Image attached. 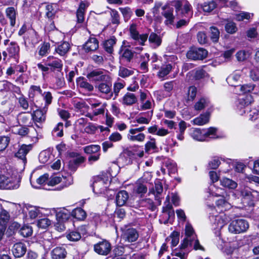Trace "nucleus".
<instances>
[{"mask_svg":"<svg viewBox=\"0 0 259 259\" xmlns=\"http://www.w3.org/2000/svg\"><path fill=\"white\" fill-rule=\"evenodd\" d=\"M249 228L247 221L244 219H237L232 221L228 226V231L234 234L246 232Z\"/></svg>","mask_w":259,"mask_h":259,"instance_id":"nucleus-1","label":"nucleus"},{"mask_svg":"<svg viewBox=\"0 0 259 259\" xmlns=\"http://www.w3.org/2000/svg\"><path fill=\"white\" fill-rule=\"evenodd\" d=\"M236 192L238 193V195L239 194L240 195L244 203H246L248 205H251L254 199L257 198L258 196V194L257 191L254 190L251 191V190L248 187H244L240 191L237 190Z\"/></svg>","mask_w":259,"mask_h":259,"instance_id":"nucleus-2","label":"nucleus"},{"mask_svg":"<svg viewBox=\"0 0 259 259\" xmlns=\"http://www.w3.org/2000/svg\"><path fill=\"white\" fill-rule=\"evenodd\" d=\"M87 77L92 82H103L109 80V77L104 70H93L87 75Z\"/></svg>","mask_w":259,"mask_h":259,"instance_id":"nucleus-3","label":"nucleus"},{"mask_svg":"<svg viewBox=\"0 0 259 259\" xmlns=\"http://www.w3.org/2000/svg\"><path fill=\"white\" fill-rule=\"evenodd\" d=\"M207 55V51L202 48H192L187 53V57L191 60H203Z\"/></svg>","mask_w":259,"mask_h":259,"instance_id":"nucleus-4","label":"nucleus"},{"mask_svg":"<svg viewBox=\"0 0 259 259\" xmlns=\"http://www.w3.org/2000/svg\"><path fill=\"white\" fill-rule=\"evenodd\" d=\"M19 187L16 180L4 175H0V188L3 189H16Z\"/></svg>","mask_w":259,"mask_h":259,"instance_id":"nucleus-5","label":"nucleus"},{"mask_svg":"<svg viewBox=\"0 0 259 259\" xmlns=\"http://www.w3.org/2000/svg\"><path fill=\"white\" fill-rule=\"evenodd\" d=\"M185 234L186 237L184 239L181 245V249H185L188 246L189 244H190L192 243L191 239H194L196 237V235L194 233V230L192 228V226L187 224L185 227Z\"/></svg>","mask_w":259,"mask_h":259,"instance_id":"nucleus-6","label":"nucleus"},{"mask_svg":"<svg viewBox=\"0 0 259 259\" xmlns=\"http://www.w3.org/2000/svg\"><path fill=\"white\" fill-rule=\"evenodd\" d=\"M130 35L132 38L135 40L138 41L139 44L143 46L145 42L147 40L148 35L147 34H143L140 35L137 30V25L135 24H132L130 27Z\"/></svg>","mask_w":259,"mask_h":259,"instance_id":"nucleus-7","label":"nucleus"},{"mask_svg":"<svg viewBox=\"0 0 259 259\" xmlns=\"http://www.w3.org/2000/svg\"><path fill=\"white\" fill-rule=\"evenodd\" d=\"M46 65L50 66L52 71L60 72L62 69L63 64L61 59L53 56H49L46 61Z\"/></svg>","mask_w":259,"mask_h":259,"instance_id":"nucleus-8","label":"nucleus"},{"mask_svg":"<svg viewBox=\"0 0 259 259\" xmlns=\"http://www.w3.org/2000/svg\"><path fill=\"white\" fill-rule=\"evenodd\" d=\"M94 250L97 253L106 255L111 251V244L106 240H103L94 245Z\"/></svg>","mask_w":259,"mask_h":259,"instance_id":"nucleus-9","label":"nucleus"},{"mask_svg":"<svg viewBox=\"0 0 259 259\" xmlns=\"http://www.w3.org/2000/svg\"><path fill=\"white\" fill-rule=\"evenodd\" d=\"M163 11L161 14L166 19L164 23L166 25L172 24L174 22L175 16L173 15L174 9L168 5L162 7Z\"/></svg>","mask_w":259,"mask_h":259,"instance_id":"nucleus-10","label":"nucleus"},{"mask_svg":"<svg viewBox=\"0 0 259 259\" xmlns=\"http://www.w3.org/2000/svg\"><path fill=\"white\" fill-rule=\"evenodd\" d=\"M122 236V238L125 241L128 242H133L138 239L139 234L135 229L128 228L124 231Z\"/></svg>","mask_w":259,"mask_h":259,"instance_id":"nucleus-11","label":"nucleus"},{"mask_svg":"<svg viewBox=\"0 0 259 259\" xmlns=\"http://www.w3.org/2000/svg\"><path fill=\"white\" fill-rule=\"evenodd\" d=\"M27 250L25 244L22 242L15 243L12 248V251L15 257H21L24 256Z\"/></svg>","mask_w":259,"mask_h":259,"instance_id":"nucleus-12","label":"nucleus"},{"mask_svg":"<svg viewBox=\"0 0 259 259\" xmlns=\"http://www.w3.org/2000/svg\"><path fill=\"white\" fill-rule=\"evenodd\" d=\"M32 145L23 144L19 149L18 152L16 153V156L22 160L25 164L26 162V154L32 149Z\"/></svg>","mask_w":259,"mask_h":259,"instance_id":"nucleus-13","label":"nucleus"},{"mask_svg":"<svg viewBox=\"0 0 259 259\" xmlns=\"http://www.w3.org/2000/svg\"><path fill=\"white\" fill-rule=\"evenodd\" d=\"M77 154L75 153H72L71 154V157H76L72 160H70L68 163V166L69 168L72 170H75L78 165L83 162L85 160V158L81 156H77Z\"/></svg>","mask_w":259,"mask_h":259,"instance_id":"nucleus-14","label":"nucleus"},{"mask_svg":"<svg viewBox=\"0 0 259 259\" xmlns=\"http://www.w3.org/2000/svg\"><path fill=\"white\" fill-rule=\"evenodd\" d=\"M108 181L107 179H105L100 177H96L92 185L93 190L96 189L99 191V192H102L105 188H107Z\"/></svg>","mask_w":259,"mask_h":259,"instance_id":"nucleus-15","label":"nucleus"},{"mask_svg":"<svg viewBox=\"0 0 259 259\" xmlns=\"http://www.w3.org/2000/svg\"><path fill=\"white\" fill-rule=\"evenodd\" d=\"M47 107H44L42 110L37 109L33 112L32 114V118L35 122L41 123L46 120V113Z\"/></svg>","mask_w":259,"mask_h":259,"instance_id":"nucleus-16","label":"nucleus"},{"mask_svg":"<svg viewBox=\"0 0 259 259\" xmlns=\"http://www.w3.org/2000/svg\"><path fill=\"white\" fill-rule=\"evenodd\" d=\"M67 251L64 247L58 246L51 251L53 259H64L66 257Z\"/></svg>","mask_w":259,"mask_h":259,"instance_id":"nucleus-17","label":"nucleus"},{"mask_svg":"<svg viewBox=\"0 0 259 259\" xmlns=\"http://www.w3.org/2000/svg\"><path fill=\"white\" fill-rule=\"evenodd\" d=\"M119 53L120 55V60H124L127 62H130L133 59L135 52L132 51L128 49L123 47V46H122L120 50H119Z\"/></svg>","mask_w":259,"mask_h":259,"instance_id":"nucleus-18","label":"nucleus"},{"mask_svg":"<svg viewBox=\"0 0 259 259\" xmlns=\"http://www.w3.org/2000/svg\"><path fill=\"white\" fill-rule=\"evenodd\" d=\"M99 47V42L97 38H90L83 46L85 52L94 51Z\"/></svg>","mask_w":259,"mask_h":259,"instance_id":"nucleus-19","label":"nucleus"},{"mask_svg":"<svg viewBox=\"0 0 259 259\" xmlns=\"http://www.w3.org/2000/svg\"><path fill=\"white\" fill-rule=\"evenodd\" d=\"M116 38L113 36L109 39L105 40L103 43L104 50L108 54H111L114 51L113 47L116 43Z\"/></svg>","mask_w":259,"mask_h":259,"instance_id":"nucleus-20","label":"nucleus"},{"mask_svg":"<svg viewBox=\"0 0 259 259\" xmlns=\"http://www.w3.org/2000/svg\"><path fill=\"white\" fill-rule=\"evenodd\" d=\"M210 117V113L206 112L204 114H200L198 117L194 118L191 121L193 124L197 125H203L209 122Z\"/></svg>","mask_w":259,"mask_h":259,"instance_id":"nucleus-21","label":"nucleus"},{"mask_svg":"<svg viewBox=\"0 0 259 259\" xmlns=\"http://www.w3.org/2000/svg\"><path fill=\"white\" fill-rule=\"evenodd\" d=\"M137 102L136 95L131 93H126L122 99V103L126 106H131Z\"/></svg>","mask_w":259,"mask_h":259,"instance_id":"nucleus-22","label":"nucleus"},{"mask_svg":"<svg viewBox=\"0 0 259 259\" xmlns=\"http://www.w3.org/2000/svg\"><path fill=\"white\" fill-rule=\"evenodd\" d=\"M128 193L124 190L120 191L116 194V202L118 206L124 205L128 199Z\"/></svg>","mask_w":259,"mask_h":259,"instance_id":"nucleus-23","label":"nucleus"},{"mask_svg":"<svg viewBox=\"0 0 259 259\" xmlns=\"http://www.w3.org/2000/svg\"><path fill=\"white\" fill-rule=\"evenodd\" d=\"M6 15L9 19L10 25L14 27L16 24L17 12L14 7H8L6 9Z\"/></svg>","mask_w":259,"mask_h":259,"instance_id":"nucleus-24","label":"nucleus"},{"mask_svg":"<svg viewBox=\"0 0 259 259\" xmlns=\"http://www.w3.org/2000/svg\"><path fill=\"white\" fill-rule=\"evenodd\" d=\"M70 45L67 41H63L55 49V51L61 56H65L69 51Z\"/></svg>","mask_w":259,"mask_h":259,"instance_id":"nucleus-25","label":"nucleus"},{"mask_svg":"<svg viewBox=\"0 0 259 259\" xmlns=\"http://www.w3.org/2000/svg\"><path fill=\"white\" fill-rule=\"evenodd\" d=\"M88 6L83 2H81L80 3L78 9L76 11V18H77V22L78 24H80L83 22L84 20V10Z\"/></svg>","mask_w":259,"mask_h":259,"instance_id":"nucleus-26","label":"nucleus"},{"mask_svg":"<svg viewBox=\"0 0 259 259\" xmlns=\"http://www.w3.org/2000/svg\"><path fill=\"white\" fill-rule=\"evenodd\" d=\"M191 136L193 139L197 141H203L205 140L204 130L194 128L191 133Z\"/></svg>","mask_w":259,"mask_h":259,"instance_id":"nucleus-27","label":"nucleus"},{"mask_svg":"<svg viewBox=\"0 0 259 259\" xmlns=\"http://www.w3.org/2000/svg\"><path fill=\"white\" fill-rule=\"evenodd\" d=\"M139 205L140 207L147 208L152 211H154L156 208L153 200L149 198L141 199L139 201Z\"/></svg>","mask_w":259,"mask_h":259,"instance_id":"nucleus-28","label":"nucleus"},{"mask_svg":"<svg viewBox=\"0 0 259 259\" xmlns=\"http://www.w3.org/2000/svg\"><path fill=\"white\" fill-rule=\"evenodd\" d=\"M70 215L71 214L70 212H68L67 210H60L56 212V220L57 221L65 223L69 219Z\"/></svg>","mask_w":259,"mask_h":259,"instance_id":"nucleus-29","label":"nucleus"},{"mask_svg":"<svg viewBox=\"0 0 259 259\" xmlns=\"http://www.w3.org/2000/svg\"><path fill=\"white\" fill-rule=\"evenodd\" d=\"M98 88L100 92L108 95V99H111L113 97V94L111 91V84L101 83L98 85Z\"/></svg>","mask_w":259,"mask_h":259,"instance_id":"nucleus-30","label":"nucleus"},{"mask_svg":"<svg viewBox=\"0 0 259 259\" xmlns=\"http://www.w3.org/2000/svg\"><path fill=\"white\" fill-rule=\"evenodd\" d=\"M10 219L9 212L4 209L0 205V224L2 226H6Z\"/></svg>","mask_w":259,"mask_h":259,"instance_id":"nucleus-31","label":"nucleus"},{"mask_svg":"<svg viewBox=\"0 0 259 259\" xmlns=\"http://www.w3.org/2000/svg\"><path fill=\"white\" fill-rule=\"evenodd\" d=\"M217 4L214 1H208L203 3L201 7L205 12L209 13L213 11L216 7Z\"/></svg>","mask_w":259,"mask_h":259,"instance_id":"nucleus-32","label":"nucleus"},{"mask_svg":"<svg viewBox=\"0 0 259 259\" xmlns=\"http://www.w3.org/2000/svg\"><path fill=\"white\" fill-rule=\"evenodd\" d=\"M135 192L139 195L140 196H142L147 192V187L144 184L140 182H138L136 184L134 188Z\"/></svg>","mask_w":259,"mask_h":259,"instance_id":"nucleus-33","label":"nucleus"},{"mask_svg":"<svg viewBox=\"0 0 259 259\" xmlns=\"http://www.w3.org/2000/svg\"><path fill=\"white\" fill-rule=\"evenodd\" d=\"M71 215L78 220H83L86 218V212L81 208H77L73 210Z\"/></svg>","mask_w":259,"mask_h":259,"instance_id":"nucleus-34","label":"nucleus"},{"mask_svg":"<svg viewBox=\"0 0 259 259\" xmlns=\"http://www.w3.org/2000/svg\"><path fill=\"white\" fill-rule=\"evenodd\" d=\"M221 184L223 187L229 189H234L237 187V184L236 182L227 178H224L221 180Z\"/></svg>","mask_w":259,"mask_h":259,"instance_id":"nucleus-35","label":"nucleus"},{"mask_svg":"<svg viewBox=\"0 0 259 259\" xmlns=\"http://www.w3.org/2000/svg\"><path fill=\"white\" fill-rule=\"evenodd\" d=\"M101 147L98 145H91L83 148L84 152L88 154L100 153Z\"/></svg>","mask_w":259,"mask_h":259,"instance_id":"nucleus-36","label":"nucleus"},{"mask_svg":"<svg viewBox=\"0 0 259 259\" xmlns=\"http://www.w3.org/2000/svg\"><path fill=\"white\" fill-rule=\"evenodd\" d=\"M155 189L156 194L155 195V200L157 201V204L160 205L161 204V198L159 195L163 192V186L161 183L159 181L155 183Z\"/></svg>","mask_w":259,"mask_h":259,"instance_id":"nucleus-37","label":"nucleus"},{"mask_svg":"<svg viewBox=\"0 0 259 259\" xmlns=\"http://www.w3.org/2000/svg\"><path fill=\"white\" fill-rule=\"evenodd\" d=\"M220 32L218 28L214 26L210 27V37L212 42H218L220 38Z\"/></svg>","mask_w":259,"mask_h":259,"instance_id":"nucleus-38","label":"nucleus"},{"mask_svg":"<svg viewBox=\"0 0 259 259\" xmlns=\"http://www.w3.org/2000/svg\"><path fill=\"white\" fill-rule=\"evenodd\" d=\"M19 233L24 237H28L31 236L33 233L31 226L29 225H24L20 229Z\"/></svg>","mask_w":259,"mask_h":259,"instance_id":"nucleus-39","label":"nucleus"},{"mask_svg":"<svg viewBox=\"0 0 259 259\" xmlns=\"http://www.w3.org/2000/svg\"><path fill=\"white\" fill-rule=\"evenodd\" d=\"M77 82L80 88L84 89L88 91L91 92L94 90L93 85L87 81L84 80L83 78H78L77 80Z\"/></svg>","mask_w":259,"mask_h":259,"instance_id":"nucleus-40","label":"nucleus"},{"mask_svg":"<svg viewBox=\"0 0 259 259\" xmlns=\"http://www.w3.org/2000/svg\"><path fill=\"white\" fill-rule=\"evenodd\" d=\"M7 51L11 57H14L19 52V47L15 42H11L10 46L7 49Z\"/></svg>","mask_w":259,"mask_h":259,"instance_id":"nucleus-41","label":"nucleus"},{"mask_svg":"<svg viewBox=\"0 0 259 259\" xmlns=\"http://www.w3.org/2000/svg\"><path fill=\"white\" fill-rule=\"evenodd\" d=\"M240 78V74L238 73L235 72L233 74L230 75L227 78V81L231 86H237V82Z\"/></svg>","mask_w":259,"mask_h":259,"instance_id":"nucleus-42","label":"nucleus"},{"mask_svg":"<svg viewBox=\"0 0 259 259\" xmlns=\"http://www.w3.org/2000/svg\"><path fill=\"white\" fill-rule=\"evenodd\" d=\"M189 73L191 74V75H193L194 78L196 80H199L203 78L206 77L208 75L206 72L202 69H199L195 71H192Z\"/></svg>","mask_w":259,"mask_h":259,"instance_id":"nucleus-43","label":"nucleus"},{"mask_svg":"<svg viewBox=\"0 0 259 259\" xmlns=\"http://www.w3.org/2000/svg\"><path fill=\"white\" fill-rule=\"evenodd\" d=\"M172 69V66L170 64L163 65L158 73V75L160 78L164 77L167 75Z\"/></svg>","mask_w":259,"mask_h":259,"instance_id":"nucleus-44","label":"nucleus"},{"mask_svg":"<svg viewBox=\"0 0 259 259\" xmlns=\"http://www.w3.org/2000/svg\"><path fill=\"white\" fill-rule=\"evenodd\" d=\"M134 73V71L133 70L128 69L124 67H120L118 75L122 78H125L133 75Z\"/></svg>","mask_w":259,"mask_h":259,"instance_id":"nucleus-45","label":"nucleus"},{"mask_svg":"<svg viewBox=\"0 0 259 259\" xmlns=\"http://www.w3.org/2000/svg\"><path fill=\"white\" fill-rule=\"evenodd\" d=\"M10 139L7 136H0V152L4 151L8 146Z\"/></svg>","mask_w":259,"mask_h":259,"instance_id":"nucleus-46","label":"nucleus"},{"mask_svg":"<svg viewBox=\"0 0 259 259\" xmlns=\"http://www.w3.org/2000/svg\"><path fill=\"white\" fill-rule=\"evenodd\" d=\"M119 9L122 13L124 20L125 21H128L133 15V12L131 8L128 7L119 8Z\"/></svg>","mask_w":259,"mask_h":259,"instance_id":"nucleus-47","label":"nucleus"},{"mask_svg":"<svg viewBox=\"0 0 259 259\" xmlns=\"http://www.w3.org/2000/svg\"><path fill=\"white\" fill-rule=\"evenodd\" d=\"M127 138L131 141L143 142L145 138V135L143 133L135 135L131 134L127 136Z\"/></svg>","mask_w":259,"mask_h":259,"instance_id":"nucleus-48","label":"nucleus"},{"mask_svg":"<svg viewBox=\"0 0 259 259\" xmlns=\"http://www.w3.org/2000/svg\"><path fill=\"white\" fill-rule=\"evenodd\" d=\"M157 149L156 145L155 140L154 138L151 139L150 141H148L145 144V152L146 153L150 152L151 150H154Z\"/></svg>","mask_w":259,"mask_h":259,"instance_id":"nucleus-49","label":"nucleus"},{"mask_svg":"<svg viewBox=\"0 0 259 259\" xmlns=\"http://www.w3.org/2000/svg\"><path fill=\"white\" fill-rule=\"evenodd\" d=\"M64 180L65 179L63 178ZM62 181V178L60 176H52L49 179L48 185L49 186H54Z\"/></svg>","mask_w":259,"mask_h":259,"instance_id":"nucleus-50","label":"nucleus"},{"mask_svg":"<svg viewBox=\"0 0 259 259\" xmlns=\"http://www.w3.org/2000/svg\"><path fill=\"white\" fill-rule=\"evenodd\" d=\"M67 238L71 241H77L81 238L80 234L77 231H72L66 236Z\"/></svg>","mask_w":259,"mask_h":259,"instance_id":"nucleus-51","label":"nucleus"},{"mask_svg":"<svg viewBox=\"0 0 259 259\" xmlns=\"http://www.w3.org/2000/svg\"><path fill=\"white\" fill-rule=\"evenodd\" d=\"M225 30L228 33L233 34L237 31V28L235 23L229 22L225 25Z\"/></svg>","mask_w":259,"mask_h":259,"instance_id":"nucleus-52","label":"nucleus"},{"mask_svg":"<svg viewBox=\"0 0 259 259\" xmlns=\"http://www.w3.org/2000/svg\"><path fill=\"white\" fill-rule=\"evenodd\" d=\"M51 224V221L48 218H43L37 221V226L42 229L47 228Z\"/></svg>","mask_w":259,"mask_h":259,"instance_id":"nucleus-53","label":"nucleus"},{"mask_svg":"<svg viewBox=\"0 0 259 259\" xmlns=\"http://www.w3.org/2000/svg\"><path fill=\"white\" fill-rule=\"evenodd\" d=\"M149 41L151 43L156 44L157 46H159L161 43V40L160 37L154 32L150 34L149 37Z\"/></svg>","mask_w":259,"mask_h":259,"instance_id":"nucleus-54","label":"nucleus"},{"mask_svg":"<svg viewBox=\"0 0 259 259\" xmlns=\"http://www.w3.org/2000/svg\"><path fill=\"white\" fill-rule=\"evenodd\" d=\"M208 102L204 98H201L195 105L194 108L196 110H201L207 106Z\"/></svg>","mask_w":259,"mask_h":259,"instance_id":"nucleus-55","label":"nucleus"},{"mask_svg":"<svg viewBox=\"0 0 259 259\" xmlns=\"http://www.w3.org/2000/svg\"><path fill=\"white\" fill-rule=\"evenodd\" d=\"M198 41L199 44L203 45L207 42L208 38L206 34L203 31L198 32L197 34Z\"/></svg>","mask_w":259,"mask_h":259,"instance_id":"nucleus-56","label":"nucleus"},{"mask_svg":"<svg viewBox=\"0 0 259 259\" xmlns=\"http://www.w3.org/2000/svg\"><path fill=\"white\" fill-rule=\"evenodd\" d=\"M46 15L48 18H52L56 13V11L53 5H48L46 6Z\"/></svg>","mask_w":259,"mask_h":259,"instance_id":"nucleus-57","label":"nucleus"},{"mask_svg":"<svg viewBox=\"0 0 259 259\" xmlns=\"http://www.w3.org/2000/svg\"><path fill=\"white\" fill-rule=\"evenodd\" d=\"M251 103V97L249 96H246L245 99H239V105L238 107L240 108H242L243 107L248 106Z\"/></svg>","mask_w":259,"mask_h":259,"instance_id":"nucleus-58","label":"nucleus"},{"mask_svg":"<svg viewBox=\"0 0 259 259\" xmlns=\"http://www.w3.org/2000/svg\"><path fill=\"white\" fill-rule=\"evenodd\" d=\"M111 22L113 24H119L120 18L118 12L115 10H112L111 12Z\"/></svg>","mask_w":259,"mask_h":259,"instance_id":"nucleus-59","label":"nucleus"},{"mask_svg":"<svg viewBox=\"0 0 259 259\" xmlns=\"http://www.w3.org/2000/svg\"><path fill=\"white\" fill-rule=\"evenodd\" d=\"M164 91L166 92V96H170L171 95V92L174 88V82L168 81L164 84Z\"/></svg>","mask_w":259,"mask_h":259,"instance_id":"nucleus-60","label":"nucleus"},{"mask_svg":"<svg viewBox=\"0 0 259 259\" xmlns=\"http://www.w3.org/2000/svg\"><path fill=\"white\" fill-rule=\"evenodd\" d=\"M124 87V84L121 82H116L114 83L113 91L114 93V97L113 98V100H115L117 98L120 90L123 89Z\"/></svg>","mask_w":259,"mask_h":259,"instance_id":"nucleus-61","label":"nucleus"},{"mask_svg":"<svg viewBox=\"0 0 259 259\" xmlns=\"http://www.w3.org/2000/svg\"><path fill=\"white\" fill-rule=\"evenodd\" d=\"M217 129L216 128L211 127L208 128L207 130H204L205 138V139L208 137L211 138H215L213 137L215 135Z\"/></svg>","mask_w":259,"mask_h":259,"instance_id":"nucleus-62","label":"nucleus"},{"mask_svg":"<svg viewBox=\"0 0 259 259\" xmlns=\"http://www.w3.org/2000/svg\"><path fill=\"white\" fill-rule=\"evenodd\" d=\"M19 103L21 107L24 110L28 109L29 107L28 102L26 98H25L23 95L19 98Z\"/></svg>","mask_w":259,"mask_h":259,"instance_id":"nucleus-63","label":"nucleus"},{"mask_svg":"<svg viewBox=\"0 0 259 259\" xmlns=\"http://www.w3.org/2000/svg\"><path fill=\"white\" fill-rule=\"evenodd\" d=\"M50 48V45L49 43H44L40 48L39 55L41 56H45L48 53Z\"/></svg>","mask_w":259,"mask_h":259,"instance_id":"nucleus-64","label":"nucleus"}]
</instances>
